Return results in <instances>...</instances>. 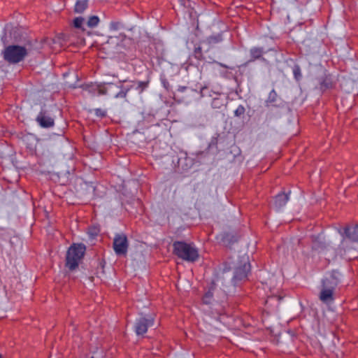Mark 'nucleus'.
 Instances as JSON below:
<instances>
[{"mask_svg": "<svg viewBox=\"0 0 358 358\" xmlns=\"http://www.w3.org/2000/svg\"><path fill=\"white\" fill-rule=\"evenodd\" d=\"M31 43L28 42L25 46L11 45L7 46L3 52V59L10 64H17L22 61L31 50Z\"/></svg>", "mask_w": 358, "mask_h": 358, "instance_id": "nucleus-1", "label": "nucleus"}, {"mask_svg": "<svg viewBox=\"0 0 358 358\" xmlns=\"http://www.w3.org/2000/svg\"><path fill=\"white\" fill-rule=\"evenodd\" d=\"M173 248V253L182 260L194 262L199 258L198 250L193 244L184 241H175Z\"/></svg>", "mask_w": 358, "mask_h": 358, "instance_id": "nucleus-2", "label": "nucleus"}, {"mask_svg": "<svg viewBox=\"0 0 358 358\" xmlns=\"http://www.w3.org/2000/svg\"><path fill=\"white\" fill-rule=\"evenodd\" d=\"M124 81L120 80L117 84H113L112 83L98 84L99 86L98 93L99 95L112 94L115 99H125L127 93L132 88V86L124 85Z\"/></svg>", "mask_w": 358, "mask_h": 358, "instance_id": "nucleus-3", "label": "nucleus"}, {"mask_svg": "<svg viewBox=\"0 0 358 358\" xmlns=\"http://www.w3.org/2000/svg\"><path fill=\"white\" fill-rule=\"evenodd\" d=\"M234 273L231 279V282L234 286L246 280L248 274L250 270L249 257L244 255L238 257L237 262H234Z\"/></svg>", "mask_w": 358, "mask_h": 358, "instance_id": "nucleus-4", "label": "nucleus"}, {"mask_svg": "<svg viewBox=\"0 0 358 358\" xmlns=\"http://www.w3.org/2000/svg\"><path fill=\"white\" fill-rule=\"evenodd\" d=\"M85 250L86 247L83 243L72 245L66 253V266L71 271L75 270L83 259Z\"/></svg>", "mask_w": 358, "mask_h": 358, "instance_id": "nucleus-5", "label": "nucleus"}, {"mask_svg": "<svg viewBox=\"0 0 358 358\" xmlns=\"http://www.w3.org/2000/svg\"><path fill=\"white\" fill-rule=\"evenodd\" d=\"M128 240L123 234H116L113 240V249L118 256L126 255L128 250Z\"/></svg>", "mask_w": 358, "mask_h": 358, "instance_id": "nucleus-6", "label": "nucleus"}, {"mask_svg": "<svg viewBox=\"0 0 358 358\" xmlns=\"http://www.w3.org/2000/svg\"><path fill=\"white\" fill-rule=\"evenodd\" d=\"M336 288V282L328 285V281H322V289L319 295L320 300L324 303H329L334 301V290Z\"/></svg>", "mask_w": 358, "mask_h": 358, "instance_id": "nucleus-7", "label": "nucleus"}, {"mask_svg": "<svg viewBox=\"0 0 358 358\" xmlns=\"http://www.w3.org/2000/svg\"><path fill=\"white\" fill-rule=\"evenodd\" d=\"M154 324V320L152 317H145L141 316L136 319L134 324V330L138 336L145 334L148 329L152 327Z\"/></svg>", "mask_w": 358, "mask_h": 358, "instance_id": "nucleus-8", "label": "nucleus"}, {"mask_svg": "<svg viewBox=\"0 0 358 358\" xmlns=\"http://www.w3.org/2000/svg\"><path fill=\"white\" fill-rule=\"evenodd\" d=\"M338 232L343 236V239L348 238L351 241H358V225L355 227L347 226L343 229H338Z\"/></svg>", "mask_w": 358, "mask_h": 358, "instance_id": "nucleus-9", "label": "nucleus"}, {"mask_svg": "<svg viewBox=\"0 0 358 358\" xmlns=\"http://www.w3.org/2000/svg\"><path fill=\"white\" fill-rule=\"evenodd\" d=\"M312 248L313 250L318 251H324L327 249V244L322 234H318L317 236H312Z\"/></svg>", "mask_w": 358, "mask_h": 358, "instance_id": "nucleus-10", "label": "nucleus"}, {"mask_svg": "<svg viewBox=\"0 0 358 358\" xmlns=\"http://www.w3.org/2000/svg\"><path fill=\"white\" fill-rule=\"evenodd\" d=\"M266 51L264 50V48L261 47H253L250 50V59L248 60V62L245 64V65L248 63L252 62L257 59H260L263 62H266V59L263 57V55L266 53Z\"/></svg>", "mask_w": 358, "mask_h": 358, "instance_id": "nucleus-11", "label": "nucleus"}, {"mask_svg": "<svg viewBox=\"0 0 358 358\" xmlns=\"http://www.w3.org/2000/svg\"><path fill=\"white\" fill-rule=\"evenodd\" d=\"M36 122L38 124L43 128L52 127L54 125V120L50 116H48L45 112L41 111L37 115Z\"/></svg>", "mask_w": 358, "mask_h": 358, "instance_id": "nucleus-12", "label": "nucleus"}, {"mask_svg": "<svg viewBox=\"0 0 358 358\" xmlns=\"http://www.w3.org/2000/svg\"><path fill=\"white\" fill-rule=\"evenodd\" d=\"M222 34H217L216 35H212L207 37L205 40L201 42L203 45H207V50L210 48H213L215 45L222 41Z\"/></svg>", "mask_w": 358, "mask_h": 358, "instance_id": "nucleus-13", "label": "nucleus"}, {"mask_svg": "<svg viewBox=\"0 0 358 358\" xmlns=\"http://www.w3.org/2000/svg\"><path fill=\"white\" fill-rule=\"evenodd\" d=\"M290 191L288 193L281 192L277 194L274 199V205L277 209H280L285 206L289 197Z\"/></svg>", "mask_w": 358, "mask_h": 358, "instance_id": "nucleus-14", "label": "nucleus"}, {"mask_svg": "<svg viewBox=\"0 0 358 358\" xmlns=\"http://www.w3.org/2000/svg\"><path fill=\"white\" fill-rule=\"evenodd\" d=\"M52 44H58L59 47H63L66 43H71V35L69 34L60 33L54 38L51 39Z\"/></svg>", "mask_w": 358, "mask_h": 358, "instance_id": "nucleus-15", "label": "nucleus"}, {"mask_svg": "<svg viewBox=\"0 0 358 358\" xmlns=\"http://www.w3.org/2000/svg\"><path fill=\"white\" fill-rule=\"evenodd\" d=\"M215 289V285L213 284L209 289L204 294L202 301L204 304L208 305L211 304L213 301V294Z\"/></svg>", "mask_w": 358, "mask_h": 358, "instance_id": "nucleus-16", "label": "nucleus"}, {"mask_svg": "<svg viewBox=\"0 0 358 358\" xmlns=\"http://www.w3.org/2000/svg\"><path fill=\"white\" fill-rule=\"evenodd\" d=\"M278 98V96L276 92L275 91V90H272L270 92L268 96L265 101L266 106V107H268L270 106H277L278 105L276 103H277Z\"/></svg>", "mask_w": 358, "mask_h": 358, "instance_id": "nucleus-17", "label": "nucleus"}, {"mask_svg": "<svg viewBox=\"0 0 358 358\" xmlns=\"http://www.w3.org/2000/svg\"><path fill=\"white\" fill-rule=\"evenodd\" d=\"M87 0H78L76 3L74 11L76 13H82L87 8Z\"/></svg>", "mask_w": 358, "mask_h": 358, "instance_id": "nucleus-18", "label": "nucleus"}, {"mask_svg": "<svg viewBox=\"0 0 358 358\" xmlns=\"http://www.w3.org/2000/svg\"><path fill=\"white\" fill-rule=\"evenodd\" d=\"M340 273L337 271H333L329 277H327L322 281H328V285H330L331 282H336V287L339 282Z\"/></svg>", "mask_w": 358, "mask_h": 358, "instance_id": "nucleus-19", "label": "nucleus"}, {"mask_svg": "<svg viewBox=\"0 0 358 358\" xmlns=\"http://www.w3.org/2000/svg\"><path fill=\"white\" fill-rule=\"evenodd\" d=\"M99 88V86L98 85V84H93V83L86 84L83 87L84 90L87 92L89 94H90L92 95H94L95 92L96 91H98Z\"/></svg>", "mask_w": 358, "mask_h": 358, "instance_id": "nucleus-20", "label": "nucleus"}, {"mask_svg": "<svg viewBox=\"0 0 358 358\" xmlns=\"http://www.w3.org/2000/svg\"><path fill=\"white\" fill-rule=\"evenodd\" d=\"M332 87V80L330 76H327L320 83L322 90H327Z\"/></svg>", "mask_w": 358, "mask_h": 358, "instance_id": "nucleus-21", "label": "nucleus"}, {"mask_svg": "<svg viewBox=\"0 0 358 358\" xmlns=\"http://www.w3.org/2000/svg\"><path fill=\"white\" fill-rule=\"evenodd\" d=\"M99 22V18L96 15H92L89 17L87 21V26L89 27H95L98 25Z\"/></svg>", "mask_w": 358, "mask_h": 358, "instance_id": "nucleus-22", "label": "nucleus"}, {"mask_svg": "<svg viewBox=\"0 0 358 358\" xmlns=\"http://www.w3.org/2000/svg\"><path fill=\"white\" fill-rule=\"evenodd\" d=\"M217 96H218L217 94H216ZM223 101L222 99H220L219 97L217 96H215V97H213V101H212V106L213 108H220L222 106H223Z\"/></svg>", "mask_w": 358, "mask_h": 358, "instance_id": "nucleus-23", "label": "nucleus"}, {"mask_svg": "<svg viewBox=\"0 0 358 358\" xmlns=\"http://www.w3.org/2000/svg\"><path fill=\"white\" fill-rule=\"evenodd\" d=\"M87 233L90 238L94 239L99 234V229L97 227H91Z\"/></svg>", "mask_w": 358, "mask_h": 358, "instance_id": "nucleus-24", "label": "nucleus"}, {"mask_svg": "<svg viewBox=\"0 0 358 358\" xmlns=\"http://www.w3.org/2000/svg\"><path fill=\"white\" fill-rule=\"evenodd\" d=\"M109 27L110 30L117 31L123 27V24L120 22H111Z\"/></svg>", "mask_w": 358, "mask_h": 358, "instance_id": "nucleus-25", "label": "nucleus"}, {"mask_svg": "<svg viewBox=\"0 0 358 358\" xmlns=\"http://www.w3.org/2000/svg\"><path fill=\"white\" fill-rule=\"evenodd\" d=\"M84 21H85V19L83 17H76L73 20V26L76 28L80 29V28L82 27V24H83Z\"/></svg>", "mask_w": 358, "mask_h": 358, "instance_id": "nucleus-26", "label": "nucleus"}, {"mask_svg": "<svg viewBox=\"0 0 358 358\" xmlns=\"http://www.w3.org/2000/svg\"><path fill=\"white\" fill-rule=\"evenodd\" d=\"M245 109L243 106L240 105L234 111V115L236 117H241L245 113Z\"/></svg>", "mask_w": 358, "mask_h": 358, "instance_id": "nucleus-27", "label": "nucleus"}, {"mask_svg": "<svg viewBox=\"0 0 358 358\" xmlns=\"http://www.w3.org/2000/svg\"><path fill=\"white\" fill-rule=\"evenodd\" d=\"M96 117L102 118L106 116V111L101 108H96L94 110Z\"/></svg>", "mask_w": 358, "mask_h": 358, "instance_id": "nucleus-28", "label": "nucleus"}, {"mask_svg": "<svg viewBox=\"0 0 358 358\" xmlns=\"http://www.w3.org/2000/svg\"><path fill=\"white\" fill-rule=\"evenodd\" d=\"M293 73H294V78L296 80H299V78L301 77V69H300L299 66H294V68L293 69Z\"/></svg>", "mask_w": 358, "mask_h": 358, "instance_id": "nucleus-29", "label": "nucleus"}, {"mask_svg": "<svg viewBox=\"0 0 358 358\" xmlns=\"http://www.w3.org/2000/svg\"><path fill=\"white\" fill-rule=\"evenodd\" d=\"M201 94L202 96H212V94L210 93V91H209L208 88H207V87H203L201 90Z\"/></svg>", "mask_w": 358, "mask_h": 358, "instance_id": "nucleus-30", "label": "nucleus"}, {"mask_svg": "<svg viewBox=\"0 0 358 358\" xmlns=\"http://www.w3.org/2000/svg\"><path fill=\"white\" fill-rule=\"evenodd\" d=\"M147 83L140 81L138 83V88H140L141 92H142L147 87Z\"/></svg>", "mask_w": 358, "mask_h": 358, "instance_id": "nucleus-31", "label": "nucleus"}, {"mask_svg": "<svg viewBox=\"0 0 358 358\" xmlns=\"http://www.w3.org/2000/svg\"><path fill=\"white\" fill-rule=\"evenodd\" d=\"M201 47H198L195 49V54L198 55V57H200L201 55Z\"/></svg>", "mask_w": 358, "mask_h": 358, "instance_id": "nucleus-32", "label": "nucleus"}, {"mask_svg": "<svg viewBox=\"0 0 358 358\" xmlns=\"http://www.w3.org/2000/svg\"><path fill=\"white\" fill-rule=\"evenodd\" d=\"M219 66H222V67H224V68H226V69H230L228 66L222 64V63H220V62H216Z\"/></svg>", "mask_w": 358, "mask_h": 358, "instance_id": "nucleus-33", "label": "nucleus"}, {"mask_svg": "<svg viewBox=\"0 0 358 358\" xmlns=\"http://www.w3.org/2000/svg\"><path fill=\"white\" fill-rule=\"evenodd\" d=\"M113 39H115V38H114V37L110 36V37L109 38V40H113Z\"/></svg>", "mask_w": 358, "mask_h": 358, "instance_id": "nucleus-34", "label": "nucleus"}, {"mask_svg": "<svg viewBox=\"0 0 358 358\" xmlns=\"http://www.w3.org/2000/svg\"><path fill=\"white\" fill-rule=\"evenodd\" d=\"M274 298H277V299H278V300H280V299H281V298H280V297H279V296H275Z\"/></svg>", "mask_w": 358, "mask_h": 358, "instance_id": "nucleus-35", "label": "nucleus"}, {"mask_svg": "<svg viewBox=\"0 0 358 358\" xmlns=\"http://www.w3.org/2000/svg\"><path fill=\"white\" fill-rule=\"evenodd\" d=\"M0 358H2L1 355H0Z\"/></svg>", "mask_w": 358, "mask_h": 358, "instance_id": "nucleus-36", "label": "nucleus"}, {"mask_svg": "<svg viewBox=\"0 0 358 358\" xmlns=\"http://www.w3.org/2000/svg\"><path fill=\"white\" fill-rule=\"evenodd\" d=\"M91 358H94V357H91Z\"/></svg>", "mask_w": 358, "mask_h": 358, "instance_id": "nucleus-37", "label": "nucleus"}]
</instances>
